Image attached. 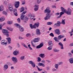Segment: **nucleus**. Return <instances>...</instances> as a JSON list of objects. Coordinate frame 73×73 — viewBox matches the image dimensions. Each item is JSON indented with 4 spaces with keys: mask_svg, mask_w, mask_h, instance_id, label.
<instances>
[{
    "mask_svg": "<svg viewBox=\"0 0 73 73\" xmlns=\"http://www.w3.org/2000/svg\"><path fill=\"white\" fill-rule=\"evenodd\" d=\"M53 50L54 52H59L60 51L59 50H57L56 48L54 49Z\"/></svg>",
    "mask_w": 73,
    "mask_h": 73,
    "instance_id": "09e8293b",
    "label": "nucleus"
},
{
    "mask_svg": "<svg viewBox=\"0 0 73 73\" xmlns=\"http://www.w3.org/2000/svg\"><path fill=\"white\" fill-rule=\"evenodd\" d=\"M54 32L57 35H59L61 34V33L60 32V31L59 29H56L54 30Z\"/></svg>",
    "mask_w": 73,
    "mask_h": 73,
    "instance_id": "0eeeda50",
    "label": "nucleus"
},
{
    "mask_svg": "<svg viewBox=\"0 0 73 73\" xmlns=\"http://www.w3.org/2000/svg\"><path fill=\"white\" fill-rule=\"evenodd\" d=\"M28 46L29 49H30V50H33V49L31 46V44H28Z\"/></svg>",
    "mask_w": 73,
    "mask_h": 73,
    "instance_id": "e433bc0d",
    "label": "nucleus"
},
{
    "mask_svg": "<svg viewBox=\"0 0 73 73\" xmlns=\"http://www.w3.org/2000/svg\"><path fill=\"white\" fill-rule=\"evenodd\" d=\"M39 66H42L43 67H45V65L43 63H39L38 64Z\"/></svg>",
    "mask_w": 73,
    "mask_h": 73,
    "instance_id": "393cba45",
    "label": "nucleus"
},
{
    "mask_svg": "<svg viewBox=\"0 0 73 73\" xmlns=\"http://www.w3.org/2000/svg\"><path fill=\"white\" fill-rule=\"evenodd\" d=\"M29 63L30 64H31V66L33 68H35V66H36V64H35V63L34 62H33L32 61H29Z\"/></svg>",
    "mask_w": 73,
    "mask_h": 73,
    "instance_id": "6e6552de",
    "label": "nucleus"
},
{
    "mask_svg": "<svg viewBox=\"0 0 73 73\" xmlns=\"http://www.w3.org/2000/svg\"><path fill=\"white\" fill-rule=\"evenodd\" d=\"M3 68L4 70H6L8 68V65L7 64H5L4 65Z\"/></svg>",
    "mask_w": 73,
    "mask_h": 73,
    "instance_id": "412c9836",
    "label": "nucleus"
},
{
    "mask_svg": "<svg viewBox=\"0 0 73 73\" xmlns=\"http://www.w3.org/2000/svg\"><path fill=\"white\" fill-rule=\"evenodd\" d=\"M40 38H35L33 40V42H37L40 41Z\"/></svg>",
    "mask_w": 73,
    "mask_h": 73,
    "instance_id": "f8f14e48",
    "label": "nucleus"
},
{
    "mask_svg": "<svg viewBox=\"0 0 73 73\" xmlns=\"http://www.w3.org/2000/svg\"><path fill=\"white\" fill-rule=\"evenodd\" d=\"M52 42V41H49L48 42L49 45H51L50 46H53V44Z\"/></svg>",
    "mask_w": 73,
    "mask_h": 73,
    "instance_id": "72a5a7b5",
    "label": "nucleus"
},
{
    "mask_svg": "<svg viewBox=\"0 0 73 73\" xmlns=\"http://www.w3.org/2000/svg\"><path fill=\"white\" fill-rule=\"evenodd\" d=\"M54 26H56V27H60V24L58 23H55L54 24Z\"/></svg>",
    "mask_w": 73,
    "mask_h": 73,
    "instance_id": "37998d69",
    "label": "nucleus"
},
{
    "mask_svg": "<svg viewBox=\"0 0 73 73\" xmlns=\"http://www.w3.org/2000/svg\"><path fill=\"white\" fill-rule=\"evenodd\" d=\"M43 46V43H41L39 45L36 47V49H40Z\"/></svg>",
    "mask_w": 73,
    "mask_h": 73,
    "instance_id": "ddd939ff",
    "label": "nucleus"
},
{
    "mask_svg": "<svg viewBox=\"0 0 73 73\" xmlns=\"http://www.w3.org/2000/svg\"><path fill=\"white\" fill-rule=\"evenodd\" d=\"M3 4L5 5H7V2L6 1H5L3 2Z\"/></svg>",
    "mask_w": 73,
    "mask_h": 73,
    "instance_id": "680f3d73",
    "label": "nucleus"
},
{
    "mask_svg": "<svg viewBox=\"0 0 73 73\" xmlns=\"http://www.w3.org/2000/svg\"><path fill=\"white\" fill-rule=\"evenodd\" d=\"M33 15V14L31 13H29L28 15V17H31Z\"/></svg>",
    "mask_w": 73,
    "mask_h": 73,
    "instance_id": "3c124183",
    "label": "nucleus"
},
{
    "mask_svg": "<svg viewBox=\"0 0 73 73\" xmlns=\"http://www.w3.org/2000/svg\"><path fill=\"white\" fill-rule=\"evenodd\" d=\"M30 27L31 29H33V28H36V26L35 25H33L32 24H30Z\"/></svg>",
    "mask_w": 73,
    "mask_h": 73,
    "instance_id": "c756f323",
    "label": "nucleus"
},
{
    "mask_svg": "<svg viewBox=\"0 0 73 73\" xmlns=\"http://www.w3.org/2000/svg\"><path fill=\"white\" fill-rule=\"evenodd\" d=\"M6 39L7 41L8 44H11V39L10 38H6Z\"/></svg>",
    "mask_w": 73,
    "mask_h": 73,
    "instance_id": "f3484780",
    "label": "nucleus"
},
{
    "mask_svg": "<svg viewBox=\"0 0 73 73\" xmlns=\"http://www.w3.org/2000/svg\"><path fill=\"white\" fill-rule=\"evenodd\" d=\"M58 65H62V62H61L58 63Z\"/></svg>",
    "mask_w": 73,
    "mask_h": 73,
    "instance_id": "4d7b16f0",
    "label": "nucleus"
},
{
    "mask_svg": "<svg viewBox=\"0 0 73 73\" xmlns=\"http://www.w3.org/2000/svg\"><path fill=\"white\" fill-rule=\"evenodd\" d=\"M69 61L70 64H73V58H70L69 59Z\"/></svg>",
    "mask_w": 73,
    "mask_h": 73,
    "instance_id": "a878e982",
    "label": "nucleus"
},
{
    "mask_svg": "<svg viewBox=\"0 0 73 73\" xmlns=\"http://www.w3.org/2000/svg\"><path fill=\"white\" fill-rule=\"evenodd\" d=\"M13 21H7V23L9 25H11V24H13Z\"/></svg>",
    "mask_w": 73,
    "mask_h": 73,
    "instance_id": "4be33fe9",
    "label": "nucleus"
},
{
    "mask_svg": "<svg viewBox=\"0 0 73 73\" xmlns=\"http://www.w3.org/2000/svg\"><path fill=\"white\" fill-rule=\"evenodd\" d=\"M17 21L18 23H20V19L18 18L17 19Z\"/></svg>",
    "mask_w": 73,
    "mask_h": 73,
    "instance_id": "0e129e2a",
    "label": "nucleus"
},
{
    "mask_svg": "<svg viewBox=\"0 0 73 73\" xmlns=\"http://www.w3.org/2000/svg\"><path fill=\"white\" fill-rule=\"evenodd\" d=\"M52 72H55V71H57V70L56 68H53L52 69Z\"/></svg>",
    "mask_w": 73,
    "mask_h": 73,
    "instance_id": "13d9d810",
    "label": "nucleus"
},
{
    "mask_svg": "<svg viewBox=\"0 0 73 73\" xmlns=\"http://www.w3.org/2000/svg\"><path fill=\"white\" fill-rule=\"evenodd\" d=\"M52 46H50L48 47L47 48L48 50H52Z\"/></svg>",
    "mask_w": 73,
    "mask_h": 73,
    "instance_id": "58836bf2",
    "label": "nucleus"
},
{
    "mask_svg": "<svg viewBox=\"0 0 73 73\" xmlns=\"http://www.w3.org/2000/svg\"><path fill=\"white\" fill-rule=\"evenodd\" d=\"M24 17H25V15H21V20H24L25 18H24Z\"/></svg>",
    "mask_w": 73,
    "mask_h": 73,
    "instance_id": "bb28decb",
    "label": "nucleus"
},
{
    "mask_svg": "<svg viewBox=\"0 0 73 73\" xmlns=\"http://www.w3.org/2000/svg\"><path fill=\"white\" fill-rule=\"evenodd\" d=\"M60 14V16L58 17V18H60V17H61V16L62 15H64V12H63V11L62 12H61Z\"/></svg>",
    "mask_w": 73,
    "mask_h": 73,
    "instance_id": "c9c22d12",
    "label": "nucleus"
},
{
    "mask_svg": "<svg viewBox=\"0 0 73 73\" xmlns=\"http://www.w3.org/2000/svg\"><path fill=\"white\" fill-rule=\"evenodd\" d=\"M65 19H62L61 22V24H62L63 25H65Z\"/></svg>",
    "mask_w": 73,
    "mask_h": 73,
    "instance_id": "cd10ccee",
    "label": "nucleus"
},
{
    "mask_svg": "<svg viewBox=\"0 0 73 73\" xmlns=\"http://www.w3.org/2000/svg\"><path fill=\"white\" fill-rule=\"evenodd\" d=\"M37 59H38V62H40V61L41 60V59L40 57H38Z\"/></svg>",
    "mask_w": 73,
    "mask_h": 73,
    "instance_id": "603ef678",
    "label": "nucleus"
},
{
    "mask_svg": "<svg viewBox=\"0 0 73 73\" xmlns=\"http://www.w3.org/2000/svg\"><path fill=\"white\" fill-rule=\"evenodd\" d=\"M4 25H5V23H1L0 24V29L1 30L2 29V27L4 26Z\"/></svg>",
    "mask_w": 73,
    "mask_h": 73,
    "instance_id": "b1692460",
    "label": "nucleus"
},
{
    "mask_svg": "<svg viewBox=\"0 0 73 73\" xmlns=\"http://www.w3.org/2000/svg\"><path fill=\"white\" fill-rule=\"evenodd\" d=\"M39 25H40V23L39 22L35 23L34 24V26L35 27H37V28H38V27H39Z\"/></svg>",
    "mask_w": 73,
    "mask_h": 73,
    "instance_id": "5701e85b",
    "label": "nucleus"
},
{
    "mask_svg": "<svg viewBox=\"0 0 73 73\" xmlns=\"http://www.w3.org/2000/svg\"><path fill=\"white\" fill-rule=\"evenodd\" d=\"M19 39H20V40H21L22 39H23V38H24L21 36H19Z\"/></svg>",
    "mask_w": 73,
    "mask_h": 73,
    "instance_id": "69168bd1",
    "label": "nucleus"
},
{
    "mask_svg": "<svg viewBox=\"0 0 73 73\" xmlns=\"http://www.w3.org/2000/svg\"><path fill=\"white\" fill-rule=\"evenodd\" d=\"M24 11V7H22L20 9V12H23Z\"/></svg>",
    "mask_w": 73,
    "mask_h": 73,
    "instance_id": "f704fd0d",
    "label": "nucleus"
},
{
    "mask_svg": "<svg viewBox=\"0 0 73 73\" xmlns=\"http://www.w3.org/2000/svg\"><path fill=\"white\" fill-rule=\"evenodd\" d=\"M3 33L5 35L6 33H8V31L5 29H3L2 30Z\"/></svg>",
    "mask_w": 73,
    "mask_h": 73,
    "instance_id": "2eb2a0df",
    "label": "nucleus"
},
{
    "mask_svg": "<svg viewBox=\"0 0 73 73\" xmlns=\"http://www.w3.org/2000/svg\"><path fill=\"white\" fill-rule=\"evenodd\" d=\"M28 20V18L27 17H26L25 18V19H24V22H25Z\"/></svg>",
    "mask_w": 73,
    "mask_h": 73,
    "instance_id": "79ce46f5",
    "label": "nucleus"
},
{
    "mask_svg": "<svg viewBox=\"0 0 73 73\" xmlns=\"http://www.w3.org/2000/svg\"><path fill=\"white\" fill-rule=\"evenodd\" d=\"M69 46H73V42L71 43H70L69 44Z\"/></svg>",
    "mask_w": 73,
    "mask_h": 73,
    "instance_id": "774afa93",
    "label": "nucleus"
},
{
    "mask_svg": "<svg viewBox=\"0 0 73 73\" xmlns=\"http://www.w3.org/2000/svg\"><path fill=\"white\" fill-rule=\"evenodd\" d=\"M41 1V0H37V4H40Z\"/></svg>",
    "mask_w": 73,
    "mask_h": 73,
    "instance_id": "8fccbe9b",
    "label": "nucleus"
},
{
    "mask_svg": "<svg viewBox=\"0 0 73 73\" xmlns=\"http://www.w3.org/2000/svg\"><path fill=\"white\" fill-rule=\"evenodd\" d=\"M24 58H25V56H21L20 58V59L21 60H24Z\"/></svg>",
    "mask_w": 73,
    "mask_h": 73,
    "instance_id": "ea45409f",
    "label": "nucleus"
},
{
    "mask_svg": "<svg viewBox=\"0 0 73 73\" xmlns=\"http://www.w3.org/2000/svg\"><path fill=\"white\" fill-rule=\"evenodd\" d=\"M69 33H70V36H72V35H73V34L72 33V31L69 32Z\"/></svg>",
    "mask_w": 73,
    "mask_h": 73,
    "instance_id": "338daca9",
    "label": "nucleus"
},
{
    "mask_svg": "<svg viewBox=\"0 0 73 73\" xmlns=\"http://www.w3.org/2000/svg\"><path fill=\"white\" fill-rule=\"evenodd\" d=\"M68 57H71L72 56V54L70 52L68 53Z\"/></svg>",
    "mask_w": 73,
    "mask_h": 73,
    "instance_id": "49530a36",
    "label": "nucleus"
},
{
    "mask_svg": "<svg viewBox=\"0 0 73 73\" xmlns=\"http://www.w3.org/2000/svg\"><path fill=\"white\" fill-rule=\"evenodd\" d=\"M72 9L70 7H68L67 9V11L66 10L65 13L68 15H71V13H72Z\"/></svg>",
    "mask_w": 73,
    "mask_h": 73,
    "instance_id": "20e7f679",
    "label": "nucleus"
},
{
    "mask_svg": "<svg viewBox=\"0 0 73 73\" xmlns=\"http://www.w3.org/2000/svg\"><path fill=\"white\" fill-rule=\"evenodd\" d=\"M15 7L16 8H18L20 6V2H15Z\"/></svg>",
    "mask_w": 73,
    "mask_h": 73,
    "instance_id": "1a4fd4ad",
    "label": "nucleus"
},
{
    "mask_svg": "<svg viewBox=\"0 0 73 73\" xmlns=\"http://www.w3.org/2000/svg\"><path fill=\"white\" fill-rule=\"evenodd\" d=\"M60 9L62 12H64L65 13V12H66V9H65L62 7H60Z\"/></svg>",
    "mask_w": 73,
    "mask_h": 73,
    "instance_id": "6ab92c4d",
    "label": "nucleus"
},
{
    "mask_svg": "<svg viewBox=\"0 0 73 73\" xmlns=\"http://www.w3.org/2000/svg\"><path fill=\"white\" fill-rule=\"evenodd\" d=\"M34 7V10L35 11H37L38 10V8L39 7V5H35Z\"/></svg>",
    "mask_w": 73,
    "mask_h": 73,
    "instance_id": "9d476101",
    "label": "nucleus"
},
{
    "mask_svg": "<svg viewBox=\"0 0 73 73\" xmlns=\"http://www.w3.org/2000/svg\"><path fill=\"white\" fill-rule=\"evenodd\" d=\"M2 14H3V15H7V13L5 12V11H3L2 12Z\"/></svg>",
    "mask_w": 73,
    "mask_h": 73,
    "instance_id": "a18cd8bd",
    "label": "nucleus"
},
{
    "mask_svg": "<svg viewBox=\"0 0 73 73\" xmlns=\"http://www.w3.org/2000/svg\"><path fill=\"white\" fill-rule=\"evenodd\" d=\"M1 44L2 45H6L7 44V42H1Z\"/></svg>",
    "mask_w": 73,
    "mask_h": 73,
    "instance_id": "de8ad7c7",
    "label": "nucleus"
},
{
    "mask_svg": "<svg viewBox=\"0 0 73 73\" xmlns=\"http://www.w3.org/2000/svg\"><path fill=\"white\" fill-rule=\"evenodd\" d=\"M47 24L48 25H52L53 24V22H48L47 23Z\"/></svg>",
    "mask_w": 73,
    "mask_h": 73,
    "instance_id": "a19ab883",
    "label": "nucleus"
},
{
    "mask_svg": "<svg viewBox=\"0 0 73 73\" xmlns=\"http://www.w3.org/2000/svg\"><path fill=\"white\" fill-rule=\"evenodd\" d=\"M39 56L41 58H44V57H45V54H41Z\"/></svg>",
    "mask_w": 73,
    "mask_h": 73,
    "instance_id": "2f4dec72",
    "label": "nucleus"
},
{
    "mask_svg": "<svg viewBox=\"0 0 73 73\" xmlns=\"http://www.w3.org/2000/svg\"><path fill=\"white\" fill-rule=\"evenodd\" d=\"M36 34L37 35H40L41 34L40 29H37L36 30Z\"/></svg>",
    "mask_w": 73,
    "mask_h": 73,
    "instance_id": "4468645a",
    "label": "nucleus"
},
{
    "mask_svg": "<svg viewBox=\"0 0 73 73\" xmlns=\"http://www.w3.org/2000/svg\"><path fill=\"white\" fill-rule=\"evenodd\" d=\"M27 11H24L23 12L22 14H21V15H25V14L26 13H27Z\"/></svg>",
    "mask_w": 73,
    "mask_h": 73,
    "instance_id": "bf43d9fd",
    "label": "nucleus"
},
{
    "mask_svg": "<svg viewBox=\"0 0 73 73\" xmlns=\"http://www.w3.org/2000/svg\"><path fill=\"white\" fill-rule=\"evenodd\" d=\"M11 60L13 61V62H14V64H16V62H17V59L16 57H13L11 58Z\"/></svg>",
    "mask_w": 73,
    "mask_h": 73,
    "instance_id": "39448f33",
    "label": "nucleus"
},
{
    "mask_svg": "<svg viewBox=\"0 0 73 73\" xmlns=\"http://www.w3.org/2000/svg\"><path fill=\"white\" fill-rule=\"evenodd\" d=\"M5 20V17H2L0 18V21L2 22V21H4Z\"/></svg>",
    "mask_w": 73,
    "mask_h": 73,
    "instance_id": "aec40b11",
    "label": "nucleus"
},
{
    "mask_svg": "<svg viewBox=\"0 0 73 73\" xmlns=\"http://www.w3.org/2000/svg\"><path fill=\"white\" fill-rule=\"evenodd\" d=\"M49 35L50 36H52V37H54V34H53V33H50V34Z\"/></svg>",
    "mask_w": 73,
    "mask_h": 73,
    "instance_id": "6e6d98bb",
    "label": "nucleus"
},
{
    "mask_svg": "<svg viewBox=\"0 0 73 73\" xmlns=\"http://www.w3.org/2000/svg\"><path fill=\"white\" fill-rule=\"evenodd\" d=\"M64 37H65V36H64V35H60L58 36V40H61V38H64Z\"/></svg>",
    "mask_w": 73,
    "mask_h": 73,
    "instance_id": "9b49d317",
    "label": "nucleus"
},
{
    "mask_svg": "<svg viewBox=\"0 0 73 73\" xmlns=\"http://www.w3.org/2000/svg\"><path fill=\"white\" fill-rule=\"evenodd\" d=\"M59 66V65L58 64H55L54 65V68H56V69H57L58 68Z\"/></svg>",
    "mask_w": 73,
    "mask_h": 73,
    "instance_id": "473e14b6",
    "label": "nucleus"
},
{
    "mask_svg": "<svg viewBox=\"0 0 73 73\" xmlns=\"http://www.w3.org/2000/svg\"><path fill=\"white\" fill-rule=\"evenodd\" d=\"M30 35L31 34L29 33H28L26 35L27 37H29V36H30Z\"/></svg>",
    "mask_w": 73,
    "mask_h": 73,
    "instance_id": "e2e57ef3",
    "label": "nucleus"
},
{
    "mask_svg": "<svg viewBox=\"0 0 73 73\" xmlns=\"http://www.w3.org/2000/svg\"><path fill=\"white\" fill-rule=\"evenodd\" d=\"M7 29L9 31H12L13 30V29L9 27H7Z\"/></svg>",
    "mask_w": 73,
    "mask_h": 73,
    "instance_id": "7c9ffc66",
    "label": "nucleus"
},
{
    "mask_svg": "<svg viewBox=\"0 0 73 73\" xmlns=\"http://www.w3.org/2000/svg\"><path fill=\"white\" fill-rule=\"evenodd\" d=\"M37 69L38 71H42V68L40 69V68L38 67V66H37Z\"/></svg>",
    "mask_w": 73,
    "mask_h": 73,
    "instance_id": "5fc2aeb1",
    "label": "nucleus"
},
{
    "mask_svg": "<svg viewBox=\"0 0 73 73\" xmlns=\"http://www.w3.org/2000/svg\"><path fill=\"white\" fill-rule=\"evenodd\" d=\"M54 39L55 40V41H56V42H59V40H58V39H57V37H54Z\"/></svg>",
    "mask_w": 73,
    "mask_h": 73,
    "instance_id": "4c0bfd02",
    "label": "nucleus"
},
{
    "mask_svg": "<svg viewBox=\"0 0 73 73\" xmlns=\"http://www.w3.org/2000/svg\"><path fill=\"white\" fill-rule=\"evenodd\" d=\"M58 45L60 46V48L61 49H64V47H63V44H62V42H60L58 43Z\"/></svg>",
    "mask_w": 73,
    "mask_h": 73,
    "instance_id": "a211bd4d",
    "label": "nucleus"
},
{
    "mask_svg": "<svg viewBox=\"0 0 73 73\" xmlns=\"http://www.w3.org/2000/svg\"><path fill=\"white\" fill-rule=\"evenodd\" d=\"M35 18V16L33 15H32L31 17H30V19L31 20H32V19H33V18Z\"/></svg>",
    "mask_w": 73,
    "mask_h": 73,
    "instance_id": "052dcab7",
    "label": "nucleus"
},
{
    "mask_svg": "<svg viewBox=\"0 0 73 73\" xmlns=\"http://www.w3.org/2000/svg\"><path fill=\"white\" fill-rule=\"evenodd\" d=\"M22 1H23L22 2V4L23 5H24V4H25V2L24 1H25V0H21Z\"/></svg>",
    "mask_w": 73,
    "mask_h": 73,
    "instance_id": "864d4df0",
    "label": "nucleus"
},
{
    "mask_svg": "<svg viewBox=\"0 0 73 73\" xmlns=\"http://www.w3.org/2000/svg\"><path fill=\"white\" fill-rule=\"evenodd\" d=\"M4 10V6L3 5L0 6V11H3Z\"/></svg>",
    "mask_w": 73,
    "mask_h": 73,
    "instance_id": "c85d7f7f",
    "label": "nucleus"
},
{
    "mask_svg": "<svg viewBox=\"0 0 73 73\" xmlns=\"http://www.w3.org/2000/svg\"><path fill=\"white\" fill-rule=\"evenodd\" d=\"M8 8L10 12H12L13 11V5L11 3H9L8 4Z\"/></svg>",
    "mask_w": 73,
    "mask_h": 73,
    "instance_id": "7ed1b4c3",
    "label": "nucleus"
},
{
    "mask_svg": "<svg viewBox=\"0 0 73 73\" xmlns=\"http://www.w3.org/2000/svg\"><path fill=\"white\" fill-rule=\"evenodd\" d=\"M44 12L46 13H47L46 14V16L44 18V20H47L48 19H49L51 16V15L50 14V8L49 7H47L46 9L44 10Z\"/></svg>",
    "mask_w": 73,
    "mask_h": 73,
    "instance_id": "f257e3e1",
    "label": "nucleus"
},
{
    "mask_svg": "<svg viewBox=\"0 0 73 73\" xmlns=\"http://www.w3.org/2000/svg\"><path fill=\"white\" fill-rule=\"evenodd\" d=\"M22 44L23 46H24V47H25V48H26L28 49V46H27V45H25V44H24V43H22Z\"/></svg>",
    "mask_w": 73,
    "mask_h": 73,
    "instance_id": "c03bdc74",
    "label": "nucleus"
},
{
    "mask_svg": "<svg viewBox=\"0 0 73 73\" xmlns=\"http://www.w3.org/2000/svg\"><path fill=\"white\" fill-rule=\"evenodd\" d=\"M13 54L14 56H17V55H18V54H20V52H19V50H16L14 51L13 52Z\"/></svg>",
    "mask_w": 73,
    "mask_h": 73,
    "instance_id": "423d86ee",
    "label": "nucleus"
},
{
    "mask_svg": "<svg viewBox=\"0 0 73 73\" xmlns=\"http://www.w3.org/2000/svg\"><path fill=\"white\" fill-rule=\"evenodd\" d=\"M13 13L16 16H17L18 15H17V10L16 9H14Z\"/></svg>",
    "mask_w": 73,
    "mask_h": 73,
    "instance_id": "dca6fc26",
    "label": "nucleus"
},
{
    "mask_svg": "<svg viewBox=\"0 0 73 73\" xmlns=\"http://www.w3.org/2000/svg\"><path fill=\"white\" fill-rule=\"evenodd\" d=\"M14 26H15V27H16L17 28H19V31H20V32H23V31H24V28L20 26V25L17 23L15 24Z\"/></svg>",
    "mask_w": 73,
    "mask_h": 73,
    "instance_id": "f03ea898",
    "label": "nucleus"
}]
</instances>
